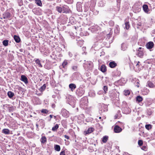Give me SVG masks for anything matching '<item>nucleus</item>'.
I'll return each instance as SVG.
<instances>
[{
    "label": "nucleus",
    "instance_id": "f257e3e1",
    "mask_svg": "<svg viewBox=\"0 0 155 155\" xmlns=\"http://www.w3.org/2000/svg\"><path fill=\"white\" fill-rule=\"evenodd\" d=\"M84 66L85 70L90 71L93 69V64L91 61H87L84 64Z\"/></svg>",
    "mask_w": 155,
    "mask_h": 155
},
{
    "label": "nucleus",
    "instance_id": "f03ea898",
    "mask_svg": "<svg viewBox=\"0 0 155 155\" xmlns=\"http://www.w3.org/2000/svg\"><path fill=\"white\" fill-rule=\"evenodd\" d=\"M137 55L140 58H142L144 54L143 48L140 47L137 50Z\"/></svg>",
    "mask_w": 155,
    "mask_h": 155
},
{
    "label": "nucleus",
    "instance_id": "7ed1b4c3",
    "mask_svg": "<svg viewBox=\"0 0 155 155\" xmlns=\"http://www.w3.org/2000/svg\"><path fill=\"white\" fill-rule=\"evenodd\" d=\"M1 18L4 19H11V14L8 12H5L2 15V18Z\"/></svg>",
    "mask_w": 155,
    "mask_h": 155
},
{
    "label": "nucleus",
    "instance_id": "20e7f679",
    "mask_svg": "<svg viewBox=\"0 0 155 155\" xmlns=\"http://www.w3.org/2000/svg\"><path fill=\"white\" fill-rule=\"evenodd\" d=\"M62 114L64 117H67L69 116V112L66 109H62L61 110Z\"/></svg>",
    "mask_w": 155,
    "mask_h": 155
},
{
    "label": "nucleus",
    "instance_id": "39448f33",
    "mask_svg": "<svg viewBox=\"0 0 155 155\" xmlns=\"http://www.w3.org/2000/svg\"><path fill=\"white\" fill-rule=\"evenodd\" d=\"M84 93V91L82 88H79L76 91V94L79 96H82Z\"/></svg>",
    "mask_w": 155,
    "mask_h": 155
},
{
    "label": "nucleus",
    "instance_id": "423d86ee",
    "mask_svg": "<svg viewBox=\"0 0 155 155\" xmlns=\"http://www.w3.org/2000/svg\"><path fill=\"white\" fill-rule=\"evenodd\" d=\"M122 129L118 126L115 125L114 127V130L115 133H118L121 131Z\"/></svg>",
    "mask_w": 155,
    "mask_h": 155
},
{
    "label": "nucleus",
    "instance_id": "0eeeda50",
    "mask_svg": "<svg viewBox=\"0 0 155 155\" xmlns=\"http://www.w3.org/2000/svg\"><path fill=\"white\" fill-rule=\"evenodd\" d=\"M154 43L153 42L150 41L148 42L146 45L147 48L148 49H152L153 47Z\"/></svg>",
    "mask_w": 155,
    "mask_h": 155
},
{
    "label": "nucleus",
    "instance_id": "6e6552de",
    "mask_svg": "<svg viewBox=\"0 0 155 155\" xmlns=\"http://www.w3.org/2000/svg\"><path fill=\"white\" fill-rule=\"evenodd\" d=\"M20 80L24 82L25 84H27L28 83L27 77L24 75H21Z\"/></svg>",
    "mask_w": 155,
    "mask_h": 155
},
{
    "label": "nucleus",
    "instance_id": "1a4fd4ad",
    "mask_svg": "<svg viewBox=\"0 0 155 155\" xmlns=\"http://www.w3.org/2000/svg\"><path fill=\"white\" fill-rule=\"evenodd\" d=\"M62 8L63 13H67L68 12V7L67 6L64 5L62 7Z\"/></svg>",
    "mask_w": 155,
    "mask_h": 155
},
{
    "label": "nucleus",
    "instance_id": "9d476101",
    "mask_svg": "<svg viewBox=\"0 0 155 155\" xmlns=\"http://www.w3.org/2000/svg\"><path fill=\"white\" fill-rule=\"evenodd\" d=\"M94 130V128L90 127L88 128L87 130H85L84 132L86 133V134H89L93 132Z\"/></svg>",
    "mask_w": 155,
    "mask_h": 155
},
{
    "label": "nucleus",
    "instance_id": "9b49d317",
    "mask_svg": "<svg viewBox=\"0 0 155 155\" xmlns=\"http://www.w3.org/2000/svg\"><path fill=\"white\" fill-rule=\"evenodd\" d=\"M40 141L41 143L44 144L47 142V138L45 136H42L40 139Z\"/></svg>",
    "mask_w": 155,
    "mask_h": 155
},
{
    "label": "nucleus",
    "instance_id": "f8f14e48",
    "mask_svg": "<svg viewBox=\"0 0 155 155\" xmlns=\"http://www.w3.org/2000/svg\"><path fill=\"white\" fill-rule=\"evenodd\" d=\"M69 87L72 91H73L76 87L75 84H70L69 85Z\"/></svg>",
    "mask_w": 155,
    "mask_h": 155
},
{
    "label": "nucleus",
    "instance_id": "ddd939ff",
    "mask_svg": "<svg viewBox=\"0 0 155 155\" xmlns=\"http://www.w3.org/2000/svg\"><path fill=\"white\" fill-rule=\"evenodd\" d=\"M109 66L111 68H114L117 66V64L114 61H111L110 62Z\"/></svg>",
    "mask_w": 155,
    "mask_h": 155
},
{
    "label": "nucleus",
    "instance_id": "4468645a",
    "mask_svg": "<svg viewBox=\"0 0 155 155\" xmlns=\"http://www.w3.org/2000/svg\"><path fill=\"white\" fill-rule=\"evenodd\" d=\"M100 70L103 72H104L107 70L106 67L104 64L102 65L100 67Z\"/></svg>",
    "mask_w": 155,
    "mask_h": 155
},
{
    "label": "nucleus",
    "instance_id": "2eb2a0df",
    "mask_svg": "<svg viewBox=\"0 0 155 155\" xmlns=\"http://www.w3.org/2000/svg\"><path fill=\"white\" fill-rule=\"evenodd\" d=\"M14 38L16 42L19 43L20 42L21 40L19 36L16 35H14Z\"/></svg>",
    "mask_w": 155,
    "mask_h": 155
},
{
    "label": "nucleus",
    "instance_id": "dca6fc26",
    "mask_svg": "<svg viewBox=\"0 0 155 155\" xmlns=\"http://www.w3.org/2000/svg\"><path fill=\"white\" fill-rule=\"evenodd\" d=\"M2 133L5 134H10V131L8 129H4L2 130Z\"/></svg>",
    "mask_w": 155,
    "mask_h": 155
},
{
    "label": "nucleus",
    "instance_id": "f3484780",
    "mask_svg": "<svg viewBox=\"0 0 155 155\" xmlns=\"http://www.w3.org/2000/svg\"><path fill=\"white\" fill-rule=\"evenodd\" d=\"M143 8L144 11L146 12H147L148 11V6L147 5L144 4L143 6Z\"/></svg>",
    "mask_w": 155,
    "mask_h": 155
},
{
    "label": "nucleus",
    "instance_id": "a211bd4d",
    "mask_svg": "<svg viewBox=\"0 0 155 155\" xmlns=\"http://www.w3.org/2000/svg\"><path fill=\"white\" fill-rule=\"evenodd\" d=\"M68 61H69L68 60H64L62 64V66H63V68H65L66 67V66L68 64Z\"/></svg>",
    "mask_w": 155,
    "mask_h": 155
},
{
    "label": "nucleus",
    "instance_id": "6ab92c4d",
    "mask_svg": "<svg viewBox=\"0 0 155 155\" xmlns=\"http://www.w3.org/2000/svg\"><path fill=\"white\" fill-rule=\"evenodd\" d=\"M127 48V45L126 44L123 43L121 45V49L123 51H125Z\"/></svg>",
    "mask_w": 155,
    "mask_h": 155
},
{
    "label": "nucleus",
    "instance_id": "aec40b11",
    "mask_svg": "<svg viewBox=\"0 0 155 155\" xmlns=\"http://www.w3.org/2000/svg\"><path fill=\"white\" fill-rule=\"evenodd\" d=\"M7 94L9 97L11 98L14 95V93L11 91H8L7 93Z\"/></svg>",
    "mask_w": 155,
    "mask_h": 155
},
{
    "label": "nucleus",
    "instance_id": "412c9836",
    "mask_svg": "<svg viewBox=\"0 0 155 155\" xmlns=\"http://www.w3.org/2000/svg\"><path fill=\"white\" fill-rule=\"evenodd\" d=\"M143 100V98L140 95L137 96L136 97V101H137L140 102Z\"/></svg>",
    "mask_w": 155,
    "mask_h": 155
},
{
    "label": "nucleus",
    "instance_id": "4be33fe9",
    "mask_svg": "<svg viewBox=\"0 0 155 155\" xmlns=\"http://www.w3.org/2000/svg\"><path fill=\"white\" fill-rule=\"evenodd\" d=\"M54 150L57 151H59L61 150L60 147L58 145H54Z\"/></svg>",
    "mask_w": 155,
    "mask_h": 155
},
{
    "label": "nucleus",
    "instance_id": "5701e85b",
    "mask_svg": "<svg viewBox=\"0 0 155 155\" xmlns=\"http://www.w3.org/2000/svg\"><path fill=\"white\" fill-rule=\"evenodd\" d=\"M147 84L149 87L151 88H153L155 87V86L150 81L147 82Z\"/></svg>",
    "mask_w": 155,
    "mask_h": 155
},
{
    "label": "nucleus",
    "instance_id": "b1692460",
    "mask_svg": "<svg viewBox=\"0 0 155 155\" xmlns=\"http://www.w3.org/2000/svg\"><path fill=\"white\" fill-rule=\"evenodd\" d=\"M143 95H147L149 92V90L147 89V88H144L143 90Z\"/></svg>",
    "mask_w": 155,
    "mask_h": 155
},
{
    "label": "nucleus",
    "instance_id": "393cba45",
    "mask_svg": "<svg viewBox=\"0 0 155 155\" xmlns=\"http://www.w3.org/2000/svg\"><path fill=\"white\" fill-rule=\"evenodd\" d=\"M56 10L59 13H61V12L63 13V11L62 10V8L61 7H59V6H57L56 7Z\"/></svg>",
    "mask_w": 155,
    "mask_h": 155
},
{
    "label": "nucleus",
    "instance_id": "a878e982",
    "mask_svg": "<svg viewBox=\"0 0 155 155\" xmlns=\"http://www.w3.org/2000/svg\"><path fill=\"white\" fill-rule=\"evenodd\" d=\"M35 3L38 6H41L42 5L41 1L40 0H35Z\"/></svg>",
    "mask_w": 155,
    "mask_h": 155
},
{
    "label": "nucleus",
    "instance_id": "bb28decb",
    "mask_svg": "<svg viewBox=\"0 0 155 155\" xmlns=\"http://www.w3.org/2000/svg\"><path fill=\"white\" fill-rule=\"evenodd\" d=\"M8 40H4L2 42L3 45L5 46H7L8 44Z\"/></svg>",
    "mask_w": 155,
    "mask_h": 155
},
{
    "label": "nucleus",
    "instance_id": "cd10ccee",
    "mask_svg": "<svg viewBox=\"0 0 155 155\" xmlns=\"http://www.w3.org/2000/svg\"><path fill=\"white\" fill-rule=\"evenodd\" d=\"M108 136H104L103 138L102 141L104 143H106L108 140Z\"/></svg>",
    "mask_w": 155,
    "mask_h": 155
},
{
    "label": "nucleus",
    "instance_id": "c85d7f7f",
    "mask_svg": "<svg viewBox=\"0 0 155 155\" xmlns=\"http://www.w3.org/2000/svg\"><path fill=\"white\" fill-rule=\"evenodd\" d=\"M39 122L40 123V125L43 127H44L45 126V123L44 121L43 120H39Z\"/></svg>",
    "mask_w": 155,
    "mask_h": 155
},
{
    "label": "nucleus",
    "instance_id": "c756f323",
    "mask_svg": "<svg viewBox=\"0 0 155 155\" xmlns=\"http://www.w3.org/2000/svg\"><path fill=\"white\" fill-rule=\"evenodd\" d=\"M59 126L58 124H56L54 127L52 128V130L53 131H56L58 128Z\"/></svg>",
    "mask_w": 155,
    "mask_h": 155
},
{
    "label": "nucleus",
    "instance_id": "7c9ffc66",
    "mask_svg": "<svg viewBox=\"0 0 155 155\" xmlns=\"http://www.w3.org/2000/svg\"><path fill=\"white\" fill-rule=\"evenodd\" d=\"M130 93V92L129 90H125L124 91V94L126 96L129 95Z\"/></svg>",
    "mask_w": 155,
    "mask_h": 155
},
{
    "label": "nucleus",
    "instance_id": "2f4dec72",
    "mask_svg": "<svg viewBox=\"0 0 155 155\" xmlns=\"http://www.w3.org/2000/svg\"><path fill=\"white\" fill-rule=\"evenodd\" d=\"M46 87V84H44L42 86L40 87V90L41 91H42L45 89Z\"/></svg>",
    "mask_w": 155,
    "mask_h": 155
},
{
    "label": "nucleus",
    "instance_id": "473e14b6",
    "mask_svg": "<svg viewBox=\"0 0 155 155\" xmlns=\"http://www.w3.org/2000/svg\"><path fill=\"white\" fill-rule=\"evenodd\" d=\"M135 81L134 83V84H135V85L137 86V87H139V81L137 79H135Z\"/></svg>",
    "mask_w": 155,
    "mask_h": 155
},
{
    "label": "nucleus",
    "instance_id": "72a5a7b5",
    "mask_svg": "<svg viewBox=\"0 0 155 155\" xmlns=\"http://www.w3.org/2000/svg\"><path fill=\"white\" fill-rule=\"evenodd\" d=\"M35 62L36 64H38L39 66L40 67H42V65L40 63V60L39 59H37V60H36L35 61Z\"/></svg>",
    "mask_w": 155,
    "mask_h": 155
},
{
    "label": "nucleus",
    "instance_id": "f704fd0d",
    "mask_svg": "<svg viewBox=\"0 0 155 155\" xmlns=\"http://www.w3.org/2000/svg\"><path fill=\"white\" fill-rule=\"evenodd\" d=\"M125 28L127 29H129L130 25L129 24V22H127L125 23Z\"/></svg>",
    "mask_w": 155,
    "mask_h": 155
},
{
    "label": "nucleus",
    "instance_id": "c9c22d12",
    "mask_svg": "<svg viewBox=\"0 0 155 155\" xmlns=\"http://www.w3.org/2000/svg\"><path fill=\"white\" fill-rule=\"evenodd\" d=\"M145 128L146 129L149 130L151 128V125L150 124H146L145 125Z\"/></svg>",
    "mask_w": 155,
    "mask_h": 155
},
{
    "label": "nucleus",
    "instance_id": "e433bc0d",
    "mask_svg": "<svg viewBox=\"0 0 155 155\" xmlns=\"http://www.w3.org/2000/svg\"><path fill=\"white\" fill-rule=\"evenodd\" d=\"M73 71H77L78 66L77 65H73L71 67Z\"/></svg>",
    "mask_w": 155,
    "mask_h": 155
},
{
    "label": "nucleus",
    "instance_id": "4c0bfd02",
    "mask_svg": "<svg viewBox=\"0 0 155 155\" xmlns=\"http://www.w3.org/2000/svg\"><path fill=\"white\" fill-rule=\"evenodd\" d=\"M77 74V73H75L73 74L72 75V78H73V79L75 80L77 78V76H76Z\"/></svg>",
    "mask_w": 155,
    "mask_h": 155
},
{
    "label": "nucleus",
    "instance_id": "58836bf2",
    "mask_svg": "<svg viewBox=\"0 0 155 155\" xmlns=\"http://www.w3.org/2000/svg\"><path fill=\"white\" fill-rule=\"evenodd\" d=\"M41 112L42 113L47 114L48 112V111L46 109H43L41 110Z\"/></svg>",
    "mask_w": 155,
    "mask_h": 155
},
{
    "label": "nucleus",
    "instance_id": "ea45409f",
    "mask_svg": "<svg viewBox=\"0 0 155 155\" xmlns=\"http://www.w3.org/2000/svg\"><path fill=\"white\" fill-rule=\"evenodd\" d=\"M127 109V110L126 111H124V113L126 114H128L130 112V109L129 108H128L127 107H126L125 108H124L123 110Z\"/></svg>",
    "mask_w": 155,
    "mask_h": 155
},
{
    "label": "nucleus",
    "instance_id": "a19ab883",
    "mask_svg": "<svg viewBox=\"0 0 155 155\" xmlns=\"http://www.w3.org/2000/svg\"><path fill=\"white\" fill-rule=\"evenodd\" d=\"M18 1L19 6H21L23 5V3L22 0H18Z\"/></svg>",
    "mask_w": 155,
    "mask_h": 155
},
{
    "label": "nucleus",
    "instance_id": "79ce46f5",
    "mask_svg": "<svg viewBox=\"0 0 155 155\" xmlns=\"http://www.w3.org/2000/svg\"><path fill=\"white\" fill-rule=\"evenodd\" d=\"M138 144L139 146H141L143 144V142L142 140H139L138 142Z\"/></svg>",
    "mask_w": 155,
    "mask_h": 155
},
{
    "label": "nucleus",
    "instance_id": "37998d69",
    "mask_svg": "<svg viewBox=\"0 0 155 155\" xmlns=\"http://www.w3.org/2000/svg\"><path fill=\"white\" fill-rule=\"evenodd\" d=\"M119 27L118 26H116L115 29V32L118 33L119 31Z\"/></svg>",
    "mask_w": 155,
    "mask_h": 155
},
{
    "label": "nucleus",
    "instance_id": "c03bdc74",
    "mask_svg": "<svg viewBox=\"0 0 155 155\" xmlns=\"http://www.w3.org/2000/svg\"><path fill=\"white\" fill-rule=\"evenodd\" d=\"M142 24L141 22H139L137 23V27L138 28H140L139 26H141Z\"/></svg>",
    "mask_w": 155,
    "mask_h": 155
},
{
    "label": "nucleus",
    "instance_id": "a18cd8bd",
    "mask_svg": "<svg viewBox=\"0 0 155 155\" xmlns=\"http://www.w3.org/2000/svg\"><path fill=\"white\" fill-rule=\"evenodd\" d=\"M112 35V33H110L108 34H107V38L108 39H109L111 37V35Z\"/></svg>",
    "mask_w": 155,
    "mask_h": 155
},
{
    "label": "nucleus",
    "instance_id": "49530a36",
    "mask_svg": "<svg viewBox=\"0 0 155 155\" xmlns=\"http://www.w3.org/2000/svg\"><path fill=\"white\" fill-rule=\"evenodd\" d=\"M60 155H66L65 154V150H62L60 153Z\"/></svg>",
    "mask_w": 155,
    "mask_h": 155
},
{
    "label": "nucleus",
    "instance_id": "de8ad7c7",
    "mask_svg": "<svg viewBox=\"0 0 155 155\" xmlns=\"http://www.w3.org/2000/svg\"><path fill=\"white\" fill-rule=\"evenodd\" d=\"M103 89L105 93H106L107 91V87L106 86H104L103 87Z\"/></svg>",
    "mask_w": 155,
    "mask_h": 155
},
{
    "label": "nucleus",
    "instance_id": "09e8293b",
    "mask_svg": "<svg viewBox=\"0 0 155 155\" xmlns=\"http://www.w3.org/2000/svg\"><path fill=\"white\" fill-rule=\"evenodd\" d=\"M141 149L143 150H146L147 147L146 146H143L141 147Z\"/></svg>",
    "mask_w": 155,
    "mask_h": 155
},
{
    "label": "nucleus",
    "instance_id": "8fccbe9b",
    "mask_svg": "<svg viewBox=\"0 0 155 155\" xmlns=\"http://www.w3.org/2000/svg\"><path fill=\"white\" fill-rule=\"evenodd\" d=\"M45 68L46 69H48V70H49L51 68V67L49 66H47V65H45Z\"/></svg>",
    "mask_w": 155,
    "mask_h": 155
},
{
    "label": "nucleus",
    "instance_id": "3c124183",
    "mask_svg": "<svg viewBox=\"0 0 155 155\" xmlns=\"http://www.w3.org/2000/svg\"><path fill=\"white\" fill-rule=\"evenodd\" d=\"M68 54L69 55V56L71 57L72 56H73V54H72V53L70 52H68Z\"/></svg>",
    "mask_w": 155,
    "mask_h": 155
},
{
    "label": "nucleus",
    "instance_id": "603ef678",
    "mask_svg": "<svg viewBox=\"0 0 155 155\" xmlns=\"http://www.w3.org/2000/svg\"><path fill=\"white\" fill-rule=\"evenodd\" d=\"M64 137L65 138H66L67 139H69V137L68 136L65 135H64Z\"/></svg>",
    "mask_w": 155,
    "mask_h": 155
},
{
    "label": "nucleus",
    "instance_id": "864d4df0",
    "mask_svg": "<svg viewBox=\"0 0 155 155\" xmlns=\"http://www.w3.org/2000/svg\"><path fill=\"white\" fill-rule=\"evenodd\" d=\"M120 73L119 71H118L117 74L116 75V76H119L120 75Z\"/></svg>",
    "mask_w": 155,
    "mask_h": 155
},
{
    "label": "nucleus",
    "instance_id": "5fc2aeb1",
    "mask_svg": "<svg viewBox=\"0 0 155 155\" xmlns=\"http://www.w3.org/2000/svg\"><path fill=\"white\" fill-rule=\"evenodd\" d=\"M51 107L53 108H54L55 107V105L54 104H53L51 105Z\"/></svg>",
    "mask_w": 155,
    "mask_h": 155
},
{
    "label": "nucleus",
    "instance_id": "6e6d98bb",
    "mask_svg": "<svg viewBox=\"0 0 155 155\" xmlns=\"http://www.w3.org/2000/svg\"><path fill=\"white\" fill-rule=\"evenodd\" d=\"M139 63H140V62L139 61H138L137 63V64L136 65V66L138 67V66H139Z\"/></svg>",
    "mask_w": 155,
    "mask_h": 155
},
{
    "label": "nucleus",
    "instance_id": "4d7b16f0",
    "mask_svg": "<svg viewBox=\"0 0 155 155\" xmlns=\"http://www.w3.org/2000/svg\"><path fill=\"white\" fill-rule=\"evenodd\" d=\"M137 8L138 11H140V8L137 7Z\"/></svg>",
    "mask_w": 155,
    "mask_h": 155
},
{
    "label": "nucleus",
    "instance_id": "13d9d810",
    "mask_svg": "<svg viewBox=\"0 0 155 155\" xmlns=\"http://www.w3.org/2000/svg\"><path fill=\"white\" fill-rule=\"evenodd\" d=\"M51 118L53 117V115H50L49 116Z\"/></svg>",
    "mask_w": 155,
    "mask_h": 155
},
{
    "label": "nucleus",
    "instance_id": "bf43d9fd",
    "mask_svg": "<svg viewBox=\"0 0 155 155\" xmlns=\"http://www.w3.org/2000/svg\"><path fill=\"white\" fill-rule=\"evenodd\" d=\"M36 126L37 127H38V125L37 123L36 124Z\"/></svg>",
    "mask_w": 155,
    "mask_h": 155
},
{
    "label": "nucleus",
    "instance_id": "052dcab7",
    "mask_svg": "<svg viewBox=\"0 0 155 155\" xmlns=\"http://www.w3.org/2000/svg\"><path fill=\"white\" fill-rule=\"evenodd\" d=\"M36 130H39V128L38 127H36Z\"/></svg>",
    "mask_w": 155,
    "mask_h": 155
},
{
    "label": "nucleus",
    "instance_id": "680f3d73",
    "mask_svg": "<svg viewBox=\"0 0 155 155\" xmlns=\"http://www.w3.org/2000/svg\"><path fill=\"white\" fill-rule=\"evenodd\" d=\"M115 119H117V116L116 115H115Z\"/></svg>",
    "mask_w": 155,
    "mask_h": 155
},
{
    "label": "nucleus",
    "instance_id": "e2e57ef3",
    "mask_svg": "<svg viewBox=\"0 0 155 155\" xmlns=\"http://www.w3.org/2000/svg\"><path fill=\"white\" fill-rule=\"evenodd\" d=\"M111 22H112V25H113V24H114V23H113V21H111Z\"/></svg>",
    "mask_w": 155,
    "mask_h": 155
},
{
    "label": "nucleus",
    "instance_id": "0e129e2a",
    "mask_svg": "<svg viewBox=\"0 0 155 155\" xmlns=\"http://www.w3.org/2000/svg\"><path fill=\"white\" fill-rule=\"evenodd\" d=\"M101 117H99V118L100 119H101Z\"/></svg>",
    "mask_w": 155,
    "mask_h": 155
},
{
    "label": "nucleus",
    "instance_id": "69168bd1",
    "mask_svg": "<svg viewBox=\"0 0 155 155\" xmlns=\"http://www.w3.org/2000/svg\"><path fill=\"white\" fill-rule=\"evenodd\" d=\"M82 102V99H81V103Z\"/></svg>",
    "mask_w": 155,
    "mask_h": 155
},
{
    "label": "nucleus",
    "instance_id": "338daca9",
    "mask_svg": "<svg viewBox=\"0 0 155 155\" xmlns=\"http://www.w3.org/2000/svg\"><path fill=\"white\" fill-rule=\"evenodd\" d=\"M135 7V6H134V8Z\"/></svg>",
    "mask_w": 155,
    "mask_h": 155
},
{
    "label": "nucleus",
    "instance_id": "774afa93",
    "mask_svg": "<svg viewBox=\"0 0 155 155\" xmlns=\"http://www.w3.org/2000/svg\"><path fill=\"white\" fill-rule=\"evenodd\" d=\"M139 135H140V134H139Z\"/></svg>",
    "mask_w": 155,
    "mask_h": 155
}]
</instances>
